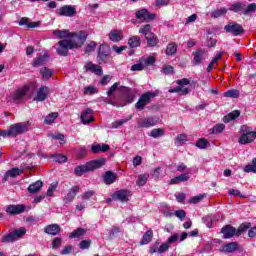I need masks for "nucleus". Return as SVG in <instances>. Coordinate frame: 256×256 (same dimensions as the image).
<instances>
[{"instance_id":"1","label":"nucleus","mask_w":256,"mask_h":256,"mask_svg":"<svg viewBox=\"0 0 256 256\" xmlns=\"http://www.w3.org/2000/svg\"><path fill=\"white\" fill-rule=\"evenodd\" d=\"M52 33L58 39H62L58 42L59 47L56 49L58 55L62 57L69 55V49H79L87 41V34L83 31L77 33L64 29L54 30Z\"/></svg>"},{"instance_id":"2","label":"nucleus","mask_w":256,"mask_h":256,"mask_svg":"<svg viewBox=\"0 0 256 256\" xmlns=\"http://www.w3.org/2000/svg\"><path fill=\"white\" fill-rule=\"evenodd\" d=\"M105 163H107V159L105 158L89 161L84 165L77 166L74 170V174L76 177H81L85 175V173L95 171V169H101Z\"/></svg>"},{"instance_id":"3","label":"nucleus","mask_w":256,"mask_h":256,"mask_svg":"<svg viewBox=\"0 0 256 256\" xmlns=\"http://www.w3.org/2000/svg\"><path fill=\"white\" fill-rule=\"evenodd\" d=\"M241 136L239 138V143L241 145H247L249 143H253L256 139V132L251 129V127L247 125L241 126Z\"/></svg>"},{"instance_id":"4","label":"nucleus","mask_w":256,"mask_h":256,"mask_svg":"<svg viewBox=\"0 0 256 256\" xmlns=\"http://www.w3.org/2000/svg\"><path fill=\"white\" fill-rule=\"evenodd\" d=\"M155 97H157V93L151 91L145 92L138 99L137 103L135 104V108L138 109V111H143L146 105H149L151 100L155 99Z\"/></svg>"},{"instance_id":"5","label":"nucleus","mask_w":256,"mask_h":256,"mask_svg":"<svg viewBox=\"0 0 256 256\" xmlns=\"http://www.w3.org/2000/svg\"><path fill=\"white\" fill-rule=\"evenodd\" d=\"M29 122L16 123L10 126L8 135L12 137H17V135H22V133H27L29 131Z\"/></svg>"},{"instance_id":"6","label":"nucleus","mask_w":256,"mask_h":256,"mask_svg":"<svg viewBox=\"0 0 256 256\" xmlns=\"http://www.w3.org/2000/svg\"><path fill=\"white\" fill-rule=\"evenodd\" d=\"M224 31L225 33H230V35H233L234 37H239V35L245 33L243 26L237 22H229L224 26Z\"/></svg>"},{"instance_id":"7","label":"nucleus","mask_w":256,"mask_h":256,"mask_svg":"<svg viewBox=\"0 0 256 256\" xmlns=\"http://www.w3.org/2000/svg\"><path fill=\"white\" fill-rule=\"evenodd\" d=\"M109 55H111V48L107 44H101L98 48L97 60L98 63H107L109 61Z\"/></svg>"},{"instance_id":"8","label":"nucleus","mask_w":256,"mask_h":256,"mask_svg":"<svg viewBox=\"0 0 256 256\" xmlns=\"http://www.w3.org/2000/svg\"><path fill=\"white\" fill-rule=\"evenodd\" d=\"M56 15L60 17H75L77 15V9L71 5H64L56 10Z\"/></svg>"},{"instance_id":"9","label":"nucleus","mask_w":256,"mask_h":256,"mask_svg":"<svg viewBox=\"0 0 256 256\" xmlns=\"http://www.w3.org/2000/svg\"><path fill=\"white\" fill-rule=\"evenodd\" d=\"M120 91L126 103H133V101H135V95L137 93V90L131 89L127 86H121Z\"/></svg>"},{"instance_id":"10","label":"nucleus","mask_w":256,"mask_h":256,"mask_svg":"<svg viewBox=\"0 0 256 256\" xmlns=\"http://www.w3.org/2000/svg\"><path fill=\"white\" fill-rule=\"evenodd\" d=\"M155 17L157 15L149 13L148 9H141L136 11V19H139V21H144L146 23H149V21H155Z\"/></svg>"},{"instance_id":"11","label":"nucleus","mask_w":256,"mask_h":256,"mask_svg":"<svg viewBox=\"0 0 256 256\" xmlns=\"http://www.w3.org/2000/svg\"><path fill=\"white\" fill-rule=\"evenodd\" d=\"M129 195H131V192H129L128 190L122 189V190L116 191L112 195V199H114V201H121L122 203H127V201H129Z\"/></svg>"},{"instance_id":"12","label":"nucleus","mask_w":256,"mask_h":256,"mask_svg":"<svg viewBox=\"0 0 256 256\" xmlns=\"http://www.w3.org/2000/svg\"><path fill=\"white\" fill-rule=\"evenodd\" d=\"M25 209H27V206L24 204L8 205L6 207V213H8V215H21V213H25Z\"/></svg>"},{"instance_id":"13","label":"nucleus","mask_w":256,"mask_h":256,"mask_svg":"<svg viewBox=\"0 0 256 256\" xmlns=\"http://www.w3.org/2000/svg\"><path fill=\"white\" fill-rule=\"evenodd\" d=\"M84 70L86 72L94 73V75H103V68L93 62H87L84 65Z\"/></svg>"},{"instance_id":"14","label":"nucleus","mask_w":256,"mask_h":256,"mask_svg":"<svg viewBox=\"0 0 256 256\" xmlns=\"http://www.w3.org/2000/svg\"><path fill=\"white\" fill-rule=\"evenodd\" d=\"M159 123V120L154 117H148L142 119L140 122H138V127L149 129V127H155Z\"/></svg>"},{"instance_id":"15","label":"nucleus","mask_w":256,"mask_h":256,"mask_svg":"<svg viewBox=\"0 0 256 256\" xmlns=\"http://www.w3.org/2000/svg\"><path fill=\"white\" fill-rule=\"evenodd\" d=\"M79 186H72L71 189L68 190L67 195L64 197V203H71L75 197H77V194L80 191Z\"/></svg>"},{"instance_id":"16","label":"nucleus","mask_w":256,"mask_h":256,"mask_svg":"<svg viewBox=\"0 0 256 256\" xmlns=\"http://www.w3.org/2000/svg\"><path fill=\"white\" fill-rule=\"evenodd\" d=\"M191 179V176H189V172H185L180 174L179 176H176L172 178L169 182V185H179V183H185Z\"/></svg>"},{"instance_id":"17","label":"nucleus","mask_w":256,"mask_h":256,"mask_svg":"<svg viewBox=\"0 0 256 256\" xmlns=\"http://www.w3.org/2000/svg\"><path fill=\"white\" fill-rule=\"evenodd\" d=\"M221 233L223 234L224 239H231V237L237 235V229L231 225H226L221 229Z\"/></svg>"},{"instance_id":"18","label":"nucleus","mask_w":256,"mask_h":256,"mask_svg":"<svg viewBox=\"0 0 256 256\" xmlns=\"http://www.w3.org/2000/svg\"><path fill=\"white\" fill-rule=\"evenodd\" d=\"M22 174H23V170L19 168H12L5 173L3 178V183H7V181H9V177L15 178V177H19V175H22Z\"/></svg>"},{"instance_id":"19","label":"nucleus","mask_w":256,"mask_h":256,"mask_svg":"<svg viewBox=\"0 0 256 256\" xmlns=\"http://www.w3.org/2000/svg\"><path fill=\"white\" fill-rule=\"evenodd\" d=\"M222 253H235V251H239V243L230 242L224 244L221 249Z\"/></svg>"},{"instance_id":"20","label":"nucleus","mask_w":256,"mask_h":256,"mask_svg":"<svg viewBox=\"0 0 256 256\" xmlns=\"http://www.w3.org/2000/svg\"><path fill=\"white\" fill-rule=\"evenodd\" d=\"M48 95H49V87L42 86L39 88L37 95L34 98V101H45Z\"/></svg>"},{"instance_id":"21","label":"nucleus","mask_w":256,"mask_h":256,"mask_svg":"<svg viewBox=\"0 0 256 256\" xmlns=\"http://www.w3.org/2000/svg\"><path fill=\"white\" fill-rule=\"evenodd\" d=\"M105 185H113L117 181V174L112 171H106L103 175Z\"/></svg>"},{"instance_id":"22","label":"nucleus","mask_w":256,"mask_h":256,"mask_svg":"<svg viewBox=\"0 0 256 256\" xmlns=\"http://www.w3.org/2000/svg\"><path fill=\"white\" fill-rule=\"evenodd\" d=\"M44 233H47V235H59V233H61V226H59L58 224H50L47 225L44 228Z\"/></svg>"},{"instance_id":"23","label":"nucleus","mask_w":256,"mask_h":256,"mask_svg":"<svg viewBox=\"0 0 256 256\" xmlns=\"http://www.w3.org/2000/svg\"><path fill=\"white\" fill-rule=\"evenodd\" d=\"M27 91H29V88L23 87L22 89L14 92L12 95L14 103H19V101H21V99L27 95Z\"/></svg>"},{"instance_id":"24","label":"nucleus","mask_w":256,"mask_h":256,"mask_svg":"<svg viewBox=\"0 0 256 256\" xmlns=\"http://www.w3.org/2000/svg\"><path fill=\"white\" fill-rule=\"evenodd\" d=\"M192 55L194 56L193 65H201V63H203V59L205 56V50L199 49L193 52Z\"/></svg>"},{"instance_id":"25","label":"nucleus","mask_w":256,"mask_h":256,"mask_svg":"<svg viewBox=\"0 0 256 256\" xmlns=\"http://www.w3.org/2000/svg\"><path fill=\"white\" fill-rule=\"evenodd\" d=\"M91 113H93V110L91 108H87L82 114H81V121L84 123V125H87L89 123H93V116H91Z\"/></svg>"},{"instance_id":"26","label":"nucleus","mask_w":256,"mask_h":256,"mask_svg":"<svg viewBox=\"0 0 256 256\" xmlns=\"http://www.w3.org/2000/svg\"><path fill=\"white\" fill-rule=\"evenodd\" d=\"M42 187H43V182L41 180H38L29 185L28 192L29 193H39L41 191Z\"/></svg>"},{"instance_id":"27","label":"nucleus","mask_w":256,"mask_h":256,"mask_svg":"<svg viewBox=\"0 0 256 256\" xmlns=\"http://www.w3.org/2000/svg\"><path fill=\"white\" fill-rule=\"evenodd\" d=\"M145 39L147 41L148 47H156V45L159 43V38H157V35L154 33L148 34L145 36Z\"/></svg>"},{"instance_id":"28","label":"nucleus","mask_w":256,"mask_h":256,"mask_svg":"<svg viewBox=\"0 0 256 256\" xmlns=\"http://www.w3.org/2000/svg\"><path fill=\"white\" fill-rule=\"evenodd\" d=\"M55 72L47 67H44L40 70L43 81H49Z\"/></svg>"},{"instance_id":"29","label":"nucleus","mask_w":256,"mask_h":256,"mask_svg":"<svg viewBox=\"0 0 256 256\" xmlns=\"http://www.w3.org/2000/svg\"><path fill=\"white\" fill-rule=\"evenodd\" d=\"M241 115V112L239 110H234L230 112L228 115L224 116L223 121L224 123H229L230 121H235L237 117Z\"/></svg>"},{"instance_id":"30","label":"nucleus","mask_w":256,"mask_h":256,"mask_svg":"<svg viewBox=\"0 0 256 256\" xmlns=\"http://www.w3.org/2000/svg\"><path fill=\"white\" fill-rule=\"evenodd\" d=\"M230 11H234V13L242 12L245 15V4L242 2H237L231 5Z\"/></svg>"},{"instance_id":"31","label":"nucleus","mask_w":256,"mask_h":256,"mask_svg":"<svg viewBox=\"0 0 256 256\" xmlns=\"http://www.w3.org/2000/svg\"><path fill=\"white\" fill-rule=\"evenodd\" d=\"M152 239H153V230H148L143 235L142 240L140 241V245H147L151 243Z\"/></svg>"},{"instance_id":"32","label":"nucleus","mask_w":256,"mask_h":256,"mask_svg":"<svg viewBox=\"0 0 256 256\" xmlns=\"http://www.w3.org/2000/svg\"><path fill=\"white\" fill-rule=\"evenodd\" d=\"M49 58V56L47 55H42L37 57L36 59L33 60V67H41V65H45V63H47V59Z\"/></svg>"},{"instance_id":"33","label":"nucleus","mask_w":256,"mask_h":256,"mask_svg":"<svg viewBox=\"0 0 256 256\" xmlns=\"http://www.w3.org/2000/svg\"><path fill=\"white\" fill-rule=\"evenodd\" d=\"M128 45L135 49V47H139L141 45V37L139 36H132L128 39Z\"/></svg>"},{"instance_id":"34","label":"nucleus","mask_w":256,"mask_h":256,"mask_svg":"<svg viewBox=\"0 0 256 256\" xmlns=\"http://www.w3.org/2000/svg\"><path fill=\"white\" fill-rule=\"evenodd\" d=\"M87 233V230L83 229V228H78L76 230H74L73 232H71L69 234L70 239H79V237H83V235H85Z\"/></svg>"},{"instance_id":"35","label":"nucleus","mask_w":256,"mask_h":256,"mask_svg":"<svg viewBox=\"0 0 256 256\" xmlns=\"http://www.w3.org/2000/svg\"><path fill=\"white\" fill-rule=\"evenodd\" d=\"M177 53V43L171 42L166 47V55L173 56Z\"/></svg>"},{"instance_id":"36","label":"nucleus","mask_w":256,"mask_h":256,"mask_svg":"<svg viewBox=\"0 0 256 256\" xmlns=\"http://www.w3.org/2000/svg\"><path fill=\"white\" fill-rule=\"evenodd\" d=\"M57 117H59V113H57V112L50 113L44 119L45 125H52V123H55V119H57Z\"/></svg>"},{"instance_id":"37","label":"nucleus","mask_w":256,"mask_h":256,"mask_svg":"<svg viewBox=\"0 0 256 256\" xmlns=\"http://www.w3.org/2000/svg\"><path fill=\"white\" fill-rule=\"evenodd\" d=\"M248 229H251V223L241 224L236 230V237H239V235H243V233H245V231H247Z\"/></svg>"},{"instance_id":"38","label":"nucleus","mask_w":256,"mask_h":256,"mask_svg":"<svg viewBox=\"0 0 256 256\" xmlns=\"http://www.w3.org/2000/svg\"><path fill=\"white\" fill-rule=\"evenodd\" d=\"M163 135H165V131L162 128H155L150 132V137L154 139H159V137H163Z\"/></svg>"},{"instance_id":"39","label":"nucleus","mask_w":256,"mask_h":256,"mask_svg":"<svg viewBox=\"0 0 256 256\" xmlns=\"http://www.w3.org/2000/svg\"><path fill=\"white\" fill-rule=\"evenodd\" d=\"M148 179H149V174H141L138 176L136 185H138V187H143V185L147 183Z\"/></svg>"},{"instance_id":"40","label":"nucleus","mask_w":256,"mask_h":256,"mask_svg":"<svg viewBox=\"0 0 256 256\" xmlns=\"http://www.w3.org/2000/svg\"><path fill=\"white\" fill-rule=\"evenodd\" d=\"M130 119H131V116L129 118H126V119H121V120L114 121L111 124L110 129H119V127H121L122 125H125V123H127V121H129Z\"/></svg>"},{"instance_id":"41","label":"nucleus","mask_w":256,"mask_h":256,"mask_svg":"<svg viewBox=\"0 0 256 256\" xmlns=\"http://www.w3.org/2000/svg\"><path fill=\"white\" fill-rule=\"evenodd\" d=\"M227 13V9L226 8H220L218 10H214L211 12V17H213V19H217L219 17H223V15H225Z\"/></svg>"},{"instance_id":"42","label":"nucleus","mask_w":256,"mask_h":256,"mask_svg":"<svg viewBox=\"0 0 256 256\" xmlns=\"http://www.w3.org/2000/svg\"><path fill=\"white\" fill-rule=\"evenodd\" d=\"M109 39L114 43H118V41H121V34L117 30H112L109 34Z\"/></svg>"},{"instance_id":"43","label":"nucleus","mask_w":256,"mask_h":256,"mask_svg":"<svg viewBox=\"0 0 256 256\" xmlns=\"http://www.w3.org/2000/svg\"><path fill=\"white\" fill-rule=\"evenodd\" d=\"M1 241H2V243H15V241H17V239L15 238V235L13 234V232H11V233L3 236Z\"/></svg>"},{"instance_id":"44","label":"nucleus","mask_w":256,"mask_h":256,"mask_svg":"<svg viewBox=\"0 0 256 256\" xmlns=\"http://www.w3.org/2000/svg\"><path fill=\"white\" fill-rule=\"evenodd\" d=\"M139 33H141L142 35H144V37H147L148 35H151V25L150 24H146L144 26H142L139 29Z\"/></svg>"},{"instance_id":"45","label":"nucleus","mask_w":256,"mask_h":256,"mask_svg":"<svg viewBox=\"0 0 256 256\" xmlns=\"http://www.w3.org/2000/svg\"><path fill=\"white\" fill-rule=\"evenodd\" d=\"M14 234L15 239H21V237H23L26 233H27V229H25L24 227L16 229L12 232Z\"/></svg>"},{"instance_id":"46","label":"nucleus","mask_w":256,"mask_h":256,"mask_svg":"<svg viewBox=\"0 0 256 256\" xmlns=\"http://www.w3.org/2000/svg\"><path fill=\"white\" fill-rule=\"evenodd\" d=\"M142 61L144 67H149L155 63V57L153 56H148L147 58H140Z\"/></svg>"},{"instance_id":"47","label":"nucleus","mask_w":256,"mask_h":256,"mask_svg":"<svg viewBox=\"0 0 256 256\" xmlns=\"http://www.w3.org/2000/svg\"><path fill=\"white\" fill-rule=\"evenodd\" d=\"M96 48H97V43H95V41H91L84 49V53L86 54L93 53V51H95Z\"/></svg>"},{"instance_id":"48","label":"nucleus","mask_w":256,"mask_h":256,"mask_svg":"<svg viewBox=\"0 0 256 256\" xmlns=\"http://www.w3.org/2000/svg\"><path fill=\"white\" fill-rule=\"evenodd\" d=\"M63 245V238L56 237L52 240V249H59Z\"/></svg>"},{"instance_id":"49","label":"nucleus","mask_w":256,"mask_h":256,"mask_svg":"<svg viewBox=\"0 0 256 256\" xmlns=\"http://www.w3.org/2000/svg\"><path fill=\"white\" fill-rule=\"evenodd\" d=\"M54 161H56V163H66L67 162V156L63 155V154H55L52 155Z\"/></svg>"},{"instance_id":"50","label":"nucleus","mask_w":256,"mask_h":256,"mask_svg":"<svg viewBox=\"0 0 256 256\" xmlns=\"http://www.w3.org/2000/svg\"><path fill=\"white\" fill-rule=\"evenodd\" d=\"M255 11H256L255 3L249 4L248 6L245 5L244 7V15H249V13H255Z\"/></svg>"},{"instance_id":"51","label":"nucleus","mask_w":256,"mask_h":256,"mask_svg":"<svg viewBox=\"0 0 256 256\" xmlns=\"http://www.w3.org/2000/svg\"><path fill=\"white\" fill-rule=\"evenodd\" d=\"M95 93H99V90H97L95 86H87L84 88V95H95Z\"/></svg>"},{"instance_id":"52","label":"nucleus","mask_w":256,"mask_h":256,"mask_svg":"<svg viewBox=\"0 0 256 256\" xmlns=\"http://www.w3.org/2000/svg\"><path fill=\"white\" fill-rule=\"evenodd\" d=\"M208 143H209V142L207 141V139H205V138H200V139H198V141L196 142V147H198V149H206Z\"/></svg>"},{"instance_id":"53","label":"nucleus","mask_w":256,"mask_h":256,"mask_svg":"<svg viewBox=\"0 0 256 256\" xmlns=\"http://www.w3.org/2000/svg\"><path fill=\"white\" fill-rule=\"evenodd\" d=\"M224 97H232V99H237V97H239V90H228L224 93Z\"/></svg>"},{"instance_id":"54","label":"nucleus","mask_w":256,"mask_h":256,"mask_svg":"<svg viewBox=\"0 0 256 256\" xmlns=\"http://www.w3.org/2000/svg\"><path fill=\"white\" fill-rule=\"evenodd\" d=\"M145 69V65L143 64L141 58L139 59V63L132 65L131 71H143Z\"/></svg>"},{"instance_id":"55","label":"nucleus","mask_w":256,"mask_h":256,"mask_svg":"<svg viewBox=\"0 0 256 256\" xmlns=\"http://www.w3.org/2000/svg\"><path fill=\"white\" fill-rule=\"evenodd\" d=\"M162 73H164V75H173V73H175V68L171 65H166L162 68Z\"/></svg>"},{"instance_id":"56","label":"nucleus","mask_w":256,"mask_h":256,"mask_svg":"<svg viewBox=\"0 0 256 256\" xmlns=\"http://www.w3.org/2000/svg\"><path fill=\"white\" fill-rule=\"evenodd\" d=\"M224 130H225V125L224 124H216L212 128V133H214V134L223 133Z\"/></svg>"},{"instance_id":"57","label":"nucleus","mask_w":256,"mask_h":256,"mask_svg":"<svg viewBox=\"0 0 256 256\" xmlns=\"http://www.w3.org/2000/svg\"><path fill=\"white\" fill-rule=\"evenodd\" d=\"M187 141V136L185 134H180L176 137L175 144L181 145V143H185Z\"/></svg>"},{"instance_id":"58","label":"nucleus","mask_w":256,"mask_h":256,"mask_svg":"<svg viewBox=\"0 0 256 256\" xmlns=\"http://www.w3.org/2000/svg\"><path fill=\"white\" fill-rule=\"evenodd\" d=\"M93 195H95V191L89 190L82 194V199L84 201H89L91 199V197H93Z\"/></svg>"},{"instance_id":"59","label":"nucleus","mask_w":256,"mask_h":256,"mask_svg":"<svg viewBox=\"0 0 256 256\" xmlns=\"http://www.w3.org/2000/svg\"><path fill=\"white\" fill-rule=\"evenodd\" d=\"M204 195H198L194 196L189 200V203H193V205H197V203H200V201H203Z\"/></svg>"},{"instance_id":"60","label":"nucleus","mask_w":256,"mask_h":256,"mask_svg":"<svg viewBox=\"0 0 256 256\" xmlns=\"http://www.w3.org/2000/svg\"><path fill=\"white\" fill-rule=\"evenodd\" d=\"M80 249H89L91 247V240H82L79 243Z\"/></svg>"},{"instance_id":"61","label":"nucleus","mask_w":256,"mask_h":256,"mask_svg":"<svg viewBox=\"0 0 256 256\" xmlns=\"http://www.w3.org/2000/svg\"><path fill=\"white\" fill-rule=\"evenodd\" d=\"M176 170L179 173H189V169L187 168V165L181 163L178 166H176Z\"/></svg>"},{"instance_id":"62","label":"nucleus","mask_w":256,"mask_h":256,"mask_svg":"<svg viewBox=\"0 0 256 256\" xmlns=\"http://www.w3.org/2000/svg\"><path fill=\"white\" fill-rule=\"evenodd\" d=\"M244 173H256V166L248 164L244 167Z\"/></svg>"},{"instance_id":"63","label":"nucleus","mask_w":256,"mask_h":256,"mask_svg":"<svg viewBox=\"0 0 256 256\" xmlns=\"http://www.w3.org/2000/svg\"><path fill=\"white\" fill-rule=\"evenodd\" d=\"M119 87V82L114 83L109 90L107 91V95L108 97H111V95H113V93H115V91H117V88Z\"/></svg>"},{"instance_id":"64","label":"nucleus","mask_w":256,"mask_h":256,"mask_svg":"<svg viewBox=\"0 0 256 256\" xmlns=\"http://www.w3.org/2000/svg\"><path fill=\"white\" fill-rule=\"evenodd\" d=\"M175 215L178 217V219L183 221L184 218L187 217V212H185V210H176Z\"/></svg>"}]
</instances>
